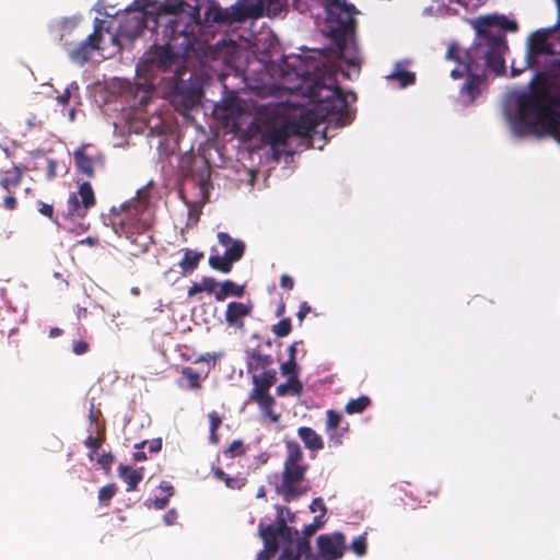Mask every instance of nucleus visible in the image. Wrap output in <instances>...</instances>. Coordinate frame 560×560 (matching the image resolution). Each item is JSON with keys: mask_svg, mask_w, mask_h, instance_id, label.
I'll return each instance as SVG.
<instances>
[{"mask_svg": "<svg viewBox=\"0 0 560 560\" xmlns=\"http://www.w3.org/2000/svg\"><path fill=\"white\" fill-rule=\"evenodd\" d=\"M560 90L542 73L516 98L514 129L520 136H551L560 143Z\"/></svg>", "mask_w": 560, "mask_h": 560, "instance_id": "nucleus-1", "label": "nucleus"}, {"mask_svg": "<svg viewBox=\"0 0 560 560\" xmlns=\"http://www.w3.org/2000/svg\"><path fill=\"white\" fill-rule=\"evenodd\" d=\"M156 27L162 30V45L149 61L160 70L170 69L176 60L187 55L196 42L195 28L199 24V8L180 0L165 1L158 10Z\"/></svg>", "mask_w": 560, "mask_h": 560, "instance_id": "nucleus-2", "label": "nucleus"}, {"mask_svg": "<svg viewBox=\"0 0 560 560\" xmlns=\"http://www.w3.org/2000/svg\"><path fill=\"white\" fill-rule=\"evenodd\" d=\"M324 8L326 18L323 34L331 40L329 50L349 66L358 65L355 44V7L346 0H294V8L301 13L312 12V7Z\"/></svg>", "mask_w": 560, "mask_h": 560, "instance_id": "nucleus-3", "label": "nucleus"}, {"mask_svg": "<svg viewBox=\"0 0 560 560\" xmlns=\"http://www.w3.org/2000/svg\"><path fill=\"white\" fill-rule=\"evenodd\" d=\"M113 229L119 236L130 241V255L138 257L148 253L153 244L150 229L153 224V212L148 195L138 191L137 198L121 206V211L112 218Z\"/></svg>", "mask_w": 560, "mask_h": 560, "instance_id": "nucleus-4", "label": "nucleus"}, {"mask_svg": "<svg viewBox=\"0 0 560 560\" xmlns=\"http://www.w3.org/2000/svg\"><path fill=\"white\" fill-rule=\"evenodd\" d=\"M288 67H291L295 77L303 82L312 81V84L308 86V95L317 101L324 110L328 114L338 115L339 119L343 120V124L349 120L348 98L341 88L336 83L335 78L329 77L331 85H326L318 78L313 80V75H315L319 69L318 63L315 61H305L301 57L294 58L292 63H288Z\"/></svg>", "mask_w": 560, "mask_h": 560, "instance_id": "nucleus-5", "label": "nucleus"}, {"mask_svg": "<svg viewBox=\"0 0 560 560\" xmlns=\"http://www.w3.org/2000/svg\"><path fill=\"white\" fill-rule=\"evenodd\" d=\"M508 50L505 36L482 37L476 35L474 44L468 48V61L474 65V71L481 67L497 75L505 73L504 52Z\"/></svg>", "mask_w": 560, "mask_h": 560, "instance_id": "nucleus-6", "label": "nucleus"}, {"mask_svg": "<svg viewBox=\"0 0 560 560\" xmlns=\"http://www.w3.org/2000/svg\"><path fill=\"white\" fill-rule=\"evenodd\" d=\"M287 456L283 463L282 481L278 492L285 501L306 493L305 474L308 465L305 464L301 446L296 442L287 443Z\"/></svg>", "mask_w": 560, "mask_h": 560, "instance_id": "nucleus-7", "label": "nucleus"}, {"mask_svg": "<svg viewBox=\"0 0 560 560\" xmlns=\"http://www.w3.org/2000/svg\"><path fill=\"white\" fill-rule=\"evenodd\" d=\"M279 0H237L229 8L210 3L205 11V20L209 24L232 25L248 19L262 15L265 8L278 3Z\"/></svg>", "mask_w": 560, "mask_h": 560, "instance_id": "nucleus-8", "label": "nucleus"}, {"mask_svg": "<svg viewBox=\"0 0 560 560\" xmlns=\"http://www.w3.org/2000/svg\"><path fill=\"white\" fill-rule=\"evenodd\" d=\"M172 104L178 109L189 110L200 103L202 86L198 78L192 73L184 79L182 73L176 72L170 84Z\"/></svg>", "mask_w": 560, "mask_h": 560, "instance_id": "nucleus-9", "label": "nucleus"}, {"mask_svg": "<svg viewBox=\"0 0 560 560\" xmlns=\"http://www.w3.org/2000/svg\"><path fill=\"white\" fill-rule=\"evenodd\" d=\"M95 206V196L89 182L80 185L78 192H71L67 200V208L62 217L67 220L85 218L88 210Z\"/></svg>", "mask_w": 560, "mask_h": 560, "instance_id": "nucleus-10", "label": "nucleus"}, {"mask_svg": "<svg viewBox=\"0 0 560 560\" xmlns=\"http://www.w3.org/2000/svg\"><path fill=\"white\" fill-rule=\"evenodd\" d=\"M102 24L103 21L96 19L93 33L73 48H70L71 43L65 39V34L61 35L60 40L62 42V46L68 51L69 58L73 62L81 66L84 65L91 57L92 52L100 48V44L103 38Z\"/></svg>", "mask_w": 560, "mask_h": 560, "instance_id": "nucleus-11", "label": "nucleus"}, {"mask_svg": "<svg viewBox=\"0 0 560 560\" xmlns=\"http://www.w3.org/2000/svg\"><path fill=\"white\" fill-rule=\"evenodd\" d=\"M471 25L476 31V35L482 37L505 36L504 31L515 32L517 23L504 15H486L479 16L471 21Z\"/></svg>", "mask_w": 560, "mask_h": 560, "instance_id": "nucleus-12", "label": "nucleus"}, {"mask_svg": "<svg viewBox=\"0 0 560 560\" xmlns=\"http://www.w3.org/2000/svg\"><path fill=\"white\" fill-rule=\"evenodd\" d=\"M553 54V47L548 40V31L540 30L530 35L526 51V65L528 68H537L538 58L541 55L552 56Z\"/></svg>", "mask_w": 560, "mask_h": 560, "instance_id": "nucleus-13", "label": "nucleus"}, {"mask_svg": "<svg viewBox=\"0 0 560 560\" xmlns=\"http://www.w3.org/2000/svg\"><path fill=\"white\" fill-rule=\"evenodd\" d=\"M318 557L337 560L341 558L347 549L346 537L340 532L319 535L316 539Z\"/></svg>", "mask_w": 560, "mask_h": 560, "instance_id": "nucleus-14", "label": "nucleus"}, {"mask_svg": "<svg viewBox=\"0 0 560 560\" xmlns=\"http://www.w3.org/2000/svg\"><path fill=\"white\" fill-rule=\"evenodd\" d=\"M249 399L256 402L262 415L268 418L272 423H278L280 420V413L273 410L276 404L275 398L270 395L269 389L262 388L258 385H254L249 392Z\"/></svg>", "mask_w": 560, "mask_h": 560, "instance_id": "nucleus-15", "label": "nucleus"}, {"mask_svg": "<svg viewBox=\"0 0 560 560\" xmlns=\"http://www.w3.org/2000/svg\"><path fill=\"white\" fill-rule=\"evenodd\" d=\"M89 148V144H82L73 152V158L78 171L89 177H93L95 167L103 166V156L101 153L89 154L86 152Z\"/></svg>", "mask_w": 560, "mask_h": 560, "instance_id": "nucleus-16", "label": "nucleus"}, {"mask_svg": "<svg viewBox=\"0 0 560 560\" xmlns=\"http://www.w3.org/2000/svg\"><path fill=\"white\" fill-rule=\"evenodd\" d=\"M292 136L288 127V122L282 121L280 125H267L261 133L264 143L272 148H280L287 144L288 139Z\"/></svg>", "mask_w": 560, "mask_h": 560, "instance_id": "nucleus-17", "label": "nucleus"}, {"mask_svg": "<svg viewBox=\"0 0 560 560\" xmlns=\"http://www.w3.org/2000/svg\"><path fill=\"white\" fill-rule=\"evenodd\" d=\"M343 417L335 410L326 411L325 433L334 445H340L345 433L348 432V424L342 427Z\"/></svg>", "mask_w": 560, "mask_h": 560, "instance_id": "nucleus-18", "label": "nucleus"}, {"mask_svg": "<svg viewBox=\"0 0 560 560\" xmlns=\"http://www.w3.org/2000/svg\"><path fill=\"white\" fill-rule=\"evenodd\" d=\"M253 304L243 302H230L225 311V322L229 326L243 328V319L252 314Z\"/></svg>", "mask_w": 560, "mask_h": 560, "instance_id": "nucleus-19", "label": "nucleus"}, {"mask_svg": "<svg viewBox=\"0 0 560 560\" xmlns=\"http://www.w3.org/2000/svg\"><path fill=\"white\" fill-rule=\"evenodd\" d=\"M468 77L465 83L460 88V95L464 98L465 103L471 104L481 93L480 85L483 82V78L477 73L476 71H466Z\"/></svg>", "mask_w": 560, "mask_h": 560, "instance_id": "nucleus-20", "label": "nucleus"}, {"mask_svg": "<svg viewBox=\"0 0 560 560\" xmlns=\"http://www.w3.org/2000/svg\"><path fill=\"white\" fill-rule=\"evenodd\" d=\"M311 551L310 540L298 537L295 544L284 545L278 560H301L302 555Z\"/></svg>", "mask_w": 560, "mask_h": 560, "instance_id": "nucleus-21", "label": "nucleus"}, {"mask_svg": "<svg viewBox=\"0 0 560 560\" xmlns=\"http://www.w3.org/2000/svg\"><path fill=\"white\" fill-rule=\"evenodd\" d=\"M144 468H131L128 465L120 464L118 467V476L127 483L126 491H135L143 479Z\"/></svg>", "mask_w": 560, "mask_h": 560, "instance_id": "nucleus-22", "label": "nucleus"}, {"mask_svg": "<svg viewBox=\"0 0 560 560\" xmlns=\"http://www.w3.org/2000/svg\"><path fill=\"white\" fill-rule=\"evenodd\" d=\"M277 510V525H275V527L279 533V537L284 541V545L295 544V541H298V537H300L299 532L287 525L282 506H278Z\"/></svg>", "mask_w": 560, "mask_h": 560, "instance_id": "nucleus-23", "label": "nucleus"}, {"mask_svg": "<svg viewBox=\"0 0 560 560\" xmlns=\"http://www.w3.org/2000/svg\"><path fill=\"white\" fill-rule=\"evenodd\" d=\"M272 363L273 359L270 354H264L257 349L247 353L246 368L249 373L267 369Z\"/></svg>", "mask_w": 560, "mask_h": 560, "instance_id": "nucleus-24", "label": "nucleus"}, {"mask_svg": "<svg viewBox=\"0 0 560 560\" xmlns=\"http://www.w3.org/2000/svg\"><path fill=\"white\" fill-rule=\"evenodd\" d=\"M245 294V287L236 284L228 279L219 283V290L214 292V299L218 302L224 301L229 296L242 298Z\"/></svg>", "mask_w": 560, "mask_h": 560, "instance_id": "nucleus-25", "label": "nucleus"}, {"mask_svg": "<svg viewBox=\"0 0 560 560\" xmlns=\"http://www.w3.org/2000/svg\"><path fill=\"white\" fill-rule=\"evenodd\" d=\"M298 435L303 441L306 448L311 451H320L324 448V441L322 436L312 428H299Z\"/></svg>", "mask_w": 560, "mask_h": 560, "instance_id": "nucleus-26", "label": "nucleus"}, {"mask_svg": "<svg viewBox=\"0 0 560 560\" xmlns=\"http://www.w3.org/2000/svg\"><path fill=\"white\" fill-rule=\"evenodd\" d=\"M468 56V49L460 51L459 45L455 42L450 43L445 54L447 60H452L464 67L465 71H474V65L470 66Z\"/></svg>", "mask_w": 560, "mask_h": 560, "instance_id": "nucleus-27", "label": "nucleus"}, {"mask_svg": "<svg viewBox=\"0 0 560 560\" xmlns=\"http://www.w3.org/2000/svg\"><path fill=\"white\" fill-rule=\"evenodd\" d=\"M184 258L179 262L182 273L185 276L197 269L200 260L203 258L202 252H196L190 248H183Z\"/></svg>", "mask_w": 560, "mask_h": 560, "instance_id": "nucleus-28", "label": "nucleus"}, {"mask_svg": "<svg viewBox=\"0 0 560 560\" xmlns=\"http://www.w3.org/2000/svg\"><path fill=\"white\" fill-rule=\"evenodd\" d=\"M302 392L303 384L296 375H291L285 383L278 385L276 388L277 395L281 397L288 395L300 396Z\"/></svg>", "mask_w": 560, "mask_h": 560, "instance_id": "nucleus-29", "label": "nucleus"}, {"mask_svg": "<svg viewBox=\"0 0 560 560\" xmlns=\"http://www.w3.org/2000/svg\"><path fill=\"white\" fill-rule=\"evenodd\" d=\"M259 534L260 537L264 540L265 547L268 548V550H271V552H277L279 545H278V537L279 533L276 530L275 525H264L262 523L259 524Z\"/></svg>", "mask_w": 560, "mask_h": 560, "instance_id": "nucleus-30", "label": "nucleus"}, {"mask_svg": "<svg viewBox=\"0 0 560 560\" xmlns=\"http://www.w3.org/2000/svg\"><path fill=\"white\" fill-rule=\"evenodd\" d=\"M290 133L292 136L305 137L314 130L315 124L311 118L302 117L299 120H287Z\"/></svg>", "mask_w": 560, "mask_h": 560, "instance_id": "nucleus-31", "label": "nucleus"}, {"mask_svg": "<svg viewBox=\"0 0 560 560\" xmlns=\"http://www.w3.org/2000/svg\"><path fill=\"white\" fill-rule=\"evenodd\" d=\"M4 174L5 176L0 179V186L8 191H10L11 187H18L23 179V171L18 165H13Z\"/></svg>", "mask_w": 560, "mask_h": 560, "instance_id": "nucleus-32", "label": "nucleus"}, {"mask_svg": "<svg viewBox=\"0 0 560 560\" xmlns=\"http://www.w3.org/2000/svg\"><path fill=\"white\" fill-rule=\"evenodd\" d=\"M213 475L219 480H222L225 486L230 489H241L246 485V478L244 477H230L220 467L213 469Z\"/></svg>", "mask_w": 560, "mask_h": 560, "instance_id": "nucleus-33", "label": "nucleus"}, {"mask_svg": "<svg viewBox=\"0 0 560 560\" xmlns=\"http://www.w3.org/2000/svg\"><path fill=\"white\" fill-rule=\"evenodd\" d=\"M252 380L254 385L270 389L277 381V372L275 370H266L261 375L253 374Z\"/></svg>", "mask_w": 560, "mask_h": 560, "instance_id": "nucleus-34", "label": "nucleus"}, {"mask_svg": "<svg viewBox=\"0 0 560 560\" xmlns=\"http://www.w3.org/2000/svg\"><path fill=\"white\" fill-rule=\"evenodd\" d=\"M371 405V399L370 397L368 396H360L355 399H350L346 407H345V410L347 413L349 415H353V413H361L363 412L369 406Z\"/></svg>", "mask_w": 560, "mask_h": 560, "instance_id": "nucleus-35", "label": "nucleus"}, {"mask_svg": "<svg viewBox=\"0 0 560 560\" xmlns=\"http://www.w3.org/2000/svg\"><path fill=\"white\" fill-rule=\"evenodd\" d=\"M209 418V441L212 444H218L220 441L218 430L220 425L222 424V418L217 411H211L208 413Z\"/></svg>", "mask_w": 560, "mask_h": 560, "instance_id": "nucleus-36", "label": "nucleus"}, {"mask_svg": "<svg viewBox=\"0 0 560 560\" xmlns=\"http://www.w3.org/2000/svg\"><path fill=\"white\" fill-rule=\"evenodd\" d=\"M209 265L214 270L228 273L232 270L233 262L225 255H211L209 257Z\"/></svg>", "mask_w": 560, "mask_h": 560, "instance_id": "nucleus-37", "label": "nucleus"}, {"mask_svg": "<svg viewBox=\"0 0 560 560\" xmlns=\"http://www.w3.org/2000/svg\"><path fill=\"white\" fill-rule=\"evenodd\" d=\"M245 253V244L235 240L233 244L225 250L224 255L231 260V262L238 261Z\"/></svg>", "mask_w": 560, "mask_h": 560, "instance_id": "nucleus-38", "label": "nucleus"}, {"mask_svg": "<svg viewBox=\"0 0 560 560\" xmlns=\"http://www.w3.org/2000/svg\"><path fill=\"white\" fill-rule=\"evenodd\" d=\"M117 487L115 483H108L98 490V502L101 505H109L112 499L116 495Z\"/></svg>", "mask_w": 560, "mask_h": 560, "instance_id": "nucleus-39", "label": "nucleus"}, {"mask_svg": "<svg viewBox=\"0 0 560 560\" xmlns=\"http://www.w3.org/2000/svg\"><path fill=\"white\" fill-rule=\"evenodd\" d=\"M389 80H398L401 88L413 84L416 81V74L410 71H395L387 77Z\"/></svg>", "mask_w": 560, "mask_h": 560, "instance_id": "nucleus-40", "label": "nucleus"}, {"mask_svg": "<svg viewBox=\"0 0 560 560\" xmlns=\"http://www.w3.org/2000/svg\"><path fill=\"white\" fill-rule=\"evenodd\" d=\"M272 332L280 338L287 337L292 330V323L290 318H282L272 326Z\"/></svg>", "mask_w": 560, "mask_h": 560, "instance_id": "nucleus-41", "label": "nucleus"}, {"mask_svg": "<svg viewBox=\"0 0 560 560\" xmlns=\"http://www.w3.org/2000/svg\"><path fill=\"white\" fill-rule=\"evenodd\" d=\"M182 374L187 378L188 385L190 388L198 389L201 387L200 375L192 368H190V366L183 368Z\"/></svg>", "mask_w": 560, "mask_h": 560, "instance_id": "nucleus-42", "label": "nucleus"}, {"mask_svg": "<svg viewBox=\"0 0 560 560\" xmlns=\"http://www.w3.org/2000/svg\"><path fill=\"white\" fill-rule=\"evenodd\" d=\"M350 549L358 556L362 557L366 553V534H362L355 537L351 545Z\"/></svg>", "mask_w": 560, "mask_h": 560, "instance_id": "nucleus-43", "label": "nucleus"}, {"mask_svg": "<svg viewBox=\"0 0 560 560\" xmlns=\"http://www.w3.org/2000/svg\"><path fill=\"white\" fill-rule=\"evenodd\" d=\"M246 448L241 440L233 441L230 446L224 451V455L229 458H235L244 455Z\"/></svg>", "mask_w": 560, "mask_h": 560, "instance_id": "nucleus-44", "label": "nucleus"}, {"mask_svg": "<svg viewBox=\"0 0 560 560\" xmlns=\"http://www.w3.org/2000/svg\"><path fill=\"white\" fill-rule=\"evenodd\" d=\"M136 10L138 11V15L136 19V35H140L145 28V10L144 8H139V0L135 1Z\"/></svg>", "mask_w": 560, "mask_h": 560, "instance_id": "nucleus-45", "label": "nucleus"}, {"mask_svg": "<svg viewBox=\"0 0 560 560\" xmlns=\"http://www.w3.org/2000/svg\"><path fill=\"white\" fill-rule=\"evenodd\" d=\"M199 283H200L202 292H207L209 294H214V292L218 291L215 289H217V287H219V283L212 277H203Z\"/></svg>", "mask_w": 560, "mask_h": 560, "instance_id": "nucleus-46", "label": "nucleus"}, {"mask_svg": "<svg viewBox=\"0 0 560 560\" xmlns=\"http://www.w3.org/2000/svg\"><path fill=\"white\" fill-rule=\"evenodd\" d=\"M102 443H103V438H100V436L94 438L92 435H89L85 439L84 445L92 450V452L89 454V458L91 460L94 459V452L101 447Z\"/></svg>", "mask_w": 560, "mask_h": 560, "instance_id": "nucleus-47", "label": "nucleus"}, {"mask_svg": "<svg viewBox=\"0 0 560 560\" xmlns=\"http://www.w3.org/2000/svg\"><path fill=\"white\" fill-rule=\"evenodd\" d=\"M280 371L282 375H296L299 377V368L296 361L287 360L280 365Z\"/></svg>", "mask_w": 560, "mask_h": 560, "instance_id": "nucleus-48", "label": "nucleus"}, {"mask_svg": "<svg viewBox=\"0 0 560 560\" xmlns=\"http://www.w3.org/2000/svg\"><path fill=\"white\" fill-rule=\"evenodd\" d=\"M114 455L112 453H104L102 454L98 459H97V463L101 465V467L106 471V472H109L110 471V468H112V465L114 463Z\"/></svg>", "mask_w": 560, "mask_h": 560, "instance_id": "nucleus-49", "label": "nucleus"}, {"mask_svg": "<svg viewBox=\"0 0 560 560\" xmlns=\"http://www.w3.org/2000/svg\"><path fill=\"white\" fill-rule=\"evenodd\" d=\"M38 212L40 214L47 217L52 222H56V219L54 217L55 211H54V206L52 205H48V203L38 201Z\"/></svg>", "mask_w": 560, "mask_h": 560, "instance_id": "nucleus-50", "label": "nucleus"}, {"mask_svg": "<svg viewBox=\"0 0 560 560\" xmlns=\"http://www.w3.org/2000/svg\"><path fill=\"white\" fill-rule=\"evenodd\" d=\"M90 349V346L86 341L84 340H74L73 341V352L77 354V355H82L84 353H86Z\"/></svg>", "mask_w": 560, "mask_h": 560, "instance_id": "nucleus-51", "label": "nucleus"}, {"mask_svg": "<svg viewBox=\"0 0 560 560\" xmlns=\"http://www.w3.org/2000/svg\"><path fill=\"white\" fill-rule=\"evenodd\" d=\"M310 509L312 512H316L317 510H319L320 513H323V514H326V512H327V509H326L325 503L322 498H315L312 501Z\"/></svg>", "mask_w": 560, "mask_h": 560, "instance_id": "nucleus-52", "label": "nucleus"}, {"mask_svg": "<svg viewBox=\"0 0 560 560\" xmlns=\"http://www.w3.org/2000/svg\"><path fill=\"white\" fill-rule=\"evenodd\" d=\"M311 311H312V308H311V306L308 305V303H307V302H302V303L300 304V306H299V311H298V313H296V316H298L299 320H300V322H302V320L306 317V315H307L308 313H311Z\"/></svg>", "mask_w": 560, "mask_h": 560, "instance_id": "nucleus-53", "label": "nucleus"}, {"mask_svg": "<svg viewBox=\"0 0 560 560\" xmlns=\"http://www.w3.org/2000/svg\"><path fill=\"white\" fill-rule=\"evenodd\" d=\"M3 206L8 210H14L18 207V200L14 196L8 195L3 198Z\"/></svg>", "mask_w": 560, "mask_h": 560, "instance_id": "nucleus-54", "label": "nucleus"}, {"mask_svg": "<svg viewBox=\"0 0 560 560\" xmlns=\"http://www.w3.org/2000/svg\"><path fill=\"white\" fill-rule=\"evenodd\" d=\"M280 285L285 290H292L294 287V280L288 275H282L280 278Z\"/></svg>", "mask_w": 560, "mask_h": 560, "instance_id": "nucleus-55", "label": "nucleus"}, {"mask_svg": "<svg viewBox=\"0 0 560 560\" xmlns=\"http://www.w3.org/2000/svg\"><path fill=\"white\" fill-rule=\"evenodd\" d=\"M218 241L223 246H228L230 244L232 245L233 242H234L232 240V237L228 233H225V232H219L218 233Z\"/></svg>", "mask_w": 560, "mask_h": 560, "instance_id": "nucleus-56", "label": "nucleus"}, {"mask_svg": "<svg viewBox=\"0 0 560 560\" xmlns=\"http://www.w3.org/2000/svg\"><path fill=\"white\" fill-rule=\"evenodd\" d=\"M162 448V439H153L149 442V451L151 453H159Z\"/></svg>", "mask_w": 560, "mask_h": 560, "instance_id": "nucleus-57", "label": "nucleus"}, {"mask_svg": "<svg viewBox=\"0 0 560 560\" xmlns=\"http://www.w3.org/2000/svg\"><path fill=\"white\" fill-rule=\"evenodd\" d=\"M318 529L316 528V525L308 524L305 525L303 528L304 536L302 538H306L308 540L310 537H312Z\"/></svg>", "mask_w": 560, "mask_h": 560, "instance_id": "nucleus-58", "label": "nucleus"}, {"mask_svg": "<svg viewBox=\"0 0 560 560\" xmlns=\"http://www.w3.org/2000/svg\"><path fill=\"white\" fill-rule=\"evenodd\" d=\"M153 504H154L155 509L163 510L168 504V497L166 495L164 498H155V500L153 501Z\"/></svg>", "mask_w": 560, "mask_h": 560, "instance_id": "nucleus-59", "label": "nucleus"}, {"mask_svg": "<svg viewBox=\"0 0 560 560\" xmlns=\"http://www.w3.org/2000/svg\"><path fill=\"white\" fill-rule=\"evenodd\" d=\"M70 97H71V93H70L69 89H66L63 91V93H61L60 95L57 96V101L61 105H67L70 101Z\"/></svg>", "mask_w": 560, "mask_h": 560, "instance_id": "nucleus-60", "label": "nucleus"}, {"mask_svg": "<svg viewBox=\"0 0 560 560\" xmlns=\"http://www.w3.org/2000/svg\"><path fill=\"white\" fill-rule=\"evenodd\" d=\"M56 167H57L56 161H54V160L47 161V175L50 179L56 176Z\"/></svg>", "mask_w": 560, "mask_h": 560, "instance_id": "nucleus-61", "label": "nucleus"}, {"mask_svg": "<svg viewBox=\"0 0 560 560\" xmlns=\"http://www.w3.org/2000/svg\"><path fill=\"white\" fill-rule=\"evenodd\" d=\"M100 415H101V411L100 410L95 411L94 410V405L92 404L90 412H89V420H90L91 424L97 425V421H98V416Z\"/></svg>", "mask_w": 560, "mask_h": 560, "instance_id": "nucleus-62", "label": "nucleus"}, {"mask_svg": "<svg viewBox=\"0 0 560 560\" xmlns=\"http://www.w3.org/2000/svg\"><path fill=\"white\" fill-rule=\"evenodd\" d=\"M160 489H161V490H163V491H165V492L167 493V497H168V498H170V497H172V495H173V493H174V488H173V486H172L170 482H167V481H162V482L160 483Z\"/></svg>", "mask_w": 560, "mask_h": 560, "instance_id": "nucleus-63", "label": "nucleus"}, {"mask_svg": "<svg viewBox=\"0 0 560 560\" xmlns=\"http://www.w3.org/2000/svg\"><path fill=\"white\" fill-rule=\"evenodd\" d=\"M202 292L201 291V287H200V283L198 282H195L189 289H188V292H187V295L188 298H192L194 295L198 294Z\"/></svg>", "mask_w": 560, "mask_h": 560, "instance_id": "nucleus-64", "label": "nucleus"}]
</instances>
